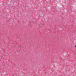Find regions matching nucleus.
Here are the masks:
<instances>
[{
  "instance_id": "1",
  "label": "nucleus",
  "mask_w": 76,
  "mask_h": 76,
  "mask_svg": "<svg viewBox=\"0 0 76 76\" xmlns=\"http://www.w3.org/2000/svg\"><path fill=\"white\" fill-rule=\"evenodd\" d=\"M75 47H76V46L75 45Z\"/></svg>"
}]
</instances>
